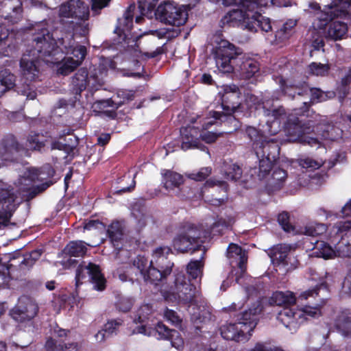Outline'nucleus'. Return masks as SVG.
Wrapping results in <instances>:
<instances>
[{
    "label": "nucleus",
    "instance_id": "1",
    "mask_svg": "<svg viewBox=\"0 0 351 351\" xmlns=\"http://www.w3.org/2000/svg\"><path fill=\"white\" fill-rule=\"evenodd\" d=\"M60 26L51 33L45 23H36L35 41L38 53L45 57L47 64H56L58 73L66 75L73 72L84 60L86 49L73 40V32L85 35L88 30V5L81 0H69L59 8Z\"/></svg>",
    "mask_w": 351,
    "mask_h": 351
},
{
    "label": "nucleus",
    "instance_id": "2",
    "mask_svg": "<svg viewBox=\"0 0 351 351\" xmlns=\"http://www.w3.org/2000/svg\"><path fill=\"white\" fill-rule=\"evenodd\" d=\"M54 170L50 165H44L41 169L26 168L11 187L0 180V229L5 227L19 205L25 197L32 198L37 193L45 190L51 183L38 184L52 177Z\"/></svg>",
    "mask_w": 351,
    "mask_h": 351
},
{
    "label": "nucleus",
    "instance_id": "3",
    "mask_svg": "<svg viewBox=\"0 0 351 351\" xmlns=\"http://www.w3.org/2000/svg\"><path fill=\"white\" fill-rule=\"evenodd\" d=\"M171 252L169 247H158L154 251L150 261L143 256H138L132 265L123 266L117 269L119 278L122 282L133 281L134 276L140 275L145 281L158 285L171 272L173 264L167 260V255Z\"/></svg>",
    "mask_w": 351,
    "mask_h": 351
},
{
    "label": "nucleus",
    "instance_id": "4",
    "mask_svg": "<svg viewBox=\"0 0 351 351\" xmlns=\"http://www.w3.org/2000/svg\"><path fill=\"white\" fill-rule=\"evenodd\" d=\"M160 293L167 302L189 304V311L191 319L195 323L198 324L204 321L205 306L203 305L201 294L186 279L184 274H176L171 286L162 285Z\"/></svg>",
    "mask_w": 351,
    "mask_h": 351
},
{
    "label": "nucleus",
    "instance_id": "5",
    "mask_svg": "<svg viewBox=\"0 0 351 351\" xmlns=\"http://www.w3.org/2000/svg\"><path fill=\"white\" fill-rule=\"evenodd\" d=\"M213 49L217 69L223 73H239L241 77L250 79L259 70L256 61L247 58L241 50L229 41L221 39L216 40Z\"/></svg>",
    "mask_w": 351,
    "mask_h": 351
},
{
    "label": "nucleus",
    "instance_id": "6",
    "mask_svg": "<svg viewBox=\"0 0 351 351\" xmlns=\"http://www.w3.org/2000/svg\"><path fill=\"white\" fill-rule=\"evenodd\" d=\"M40 59L45 62L46 58L42 56L41 53L38 52L34 37L32 46L27 49L20 62L22 77L25 80L26 85L24 87L20 88L19 92L29 99H34L36 97V93L34 87L30 86L28 82H34L38 79L40 75Z\"/></svg>",
    "mask_w": 351,
    "mask_h": 351
},
{
    "label": "nucleus",
    "instance_id": "7",
    "mask_svg": "<svg viewBox=\"0 0 351 351\" xmlns=\"http://www.w3.org/2000/svg\"><path fill=\"white\" fill-rule=\"evenodd\" d=\"M261 310L260 302L257 301L253 308H250L243 313L239 322L223 325L221 327V335L223 338L237 341L246 339V335L250 333L256 326L258 314L261 313Z\"/></svg>",
    "mask_w": 351,
    "mask_h": 351
},
{
    "label": "nucleus",
    "instance_id": "8",
    "mask_svg": "<svg viewBox=\"0 0 351 351\" xmlns=\"http://www.w3.org/2000/svg\"><path fill=\"white\" fill-rule=\"evenodd\" d=\"M225 6H230L239 3L240 8L229 11L221 20V23L235 26L237 24H243L250 27L249 19L255 14L254 9L257 5H265L267 0H219Z\"/></svg>",
    "mask_w": 351,
    "mask_h": 351
},
{
    "label": "nucleus",
    "instance_id": "9",
    "mask_svg": "<svg viewBox=\"0 0 351 351\" xmlns=\"http://www.w3.org/2000/svg\"><path fill=\"white\" fill-rule=\"evenodd\" d=\"M319 314L320 309L317 306H306L302 309H293L290 306L284 307L278 313L277 319L293 332L304 321L305 316L314 317Z\"/></svg>",
    "mask_w": 351,
    "mask_h": 351
},
{
    "label": "nucleus",
    "instance_id": "10",
    "mask_svg": "<svg viewBox=\"0 0 351 351\" xmlns=\"http://www.w3.org/2000/svg\"><path fill=\"white\" fill-rule=\"evenodd\" d=\"M156 16L167 24L180 26L184 25L188 19L186 7L173 1H165L156 9Z\"/></svg>",
    "mask_w": 351,
    "mask_h": 351
},
{
    "label": "nucleus",
    "instance_id": "11",
    "mask_svg": "<svg viewBox=\"0 0 351 351\" xmlns=\"http://www.w3.org/2000/svg\"><path fill=\"white\" fill-rule=\"evenodd\" d=\"M134 333H142L147 336H153L158 339L168 340L171 346L178 350H182L184 346V339L180 332L176 330H170L162 323L157 324L154 329H147L145 326H142L134 330Z\"/></svg>",
    "mask_w": 351,
    "mask_h": 351
},
{
    "label": "nucleus",
    "instance_id": "12",
    "mask_svg": "<svg viewBox=\"0 0 351 351\" xmlns=\"http://www.w3.org/2000/svg\"><path fill=\"white\" fill-rule=\"evenodd\" d=\"M180 133L182 138V149L183 150L193 148H198L204 150L206 147L200 145L198 136L206 143H211L215 142L220 135V134L206 131H202L199 133L197 128L191 125L182 128L180 130Z\"/></svg>",
    "mask_w": 351,
    "mask_h": 351
},
{
    "label": "nucleus",
    "instance_id": "13",
    "mask_svg": "<svg viewBox=\"0 0 351 351\" xmlns=\"http://www.w3.org/2000/svg\"><path fill=\"white\" fill-rule=\"evenodd\" d=\"M202 232L196 226H191L178 234L173 240V247L177 251L185 252L196 250L202 251V246L200 243Z\"/></svg>",
    "mask_w": 351,
    "mask_h": 351
},
{
    "label": "nucleus",
    "instance_id": "14",
    "mask_svg": "<svg viewBox=\"0 0 351 351\" xmlns=\"http://www.w3.org/2000/svg\"><path fill=\"white\" fill-rule=\"evenodd\" d=\"M31 6H39L38 0H26ZM23 3L21 0H0V16L15 23L23 17Z\"/></svg>",
    "mask_w": 351,
    "mask_h": 351
},
{
    "label": "nucleus",
    "instance_id": "15",
    "mask_svg": "<svg viewBox=\"0 0 351 351\" xmlns=\"http://www.w3.org/2000/svg\"><path fill=\"white\" fill-rule=\"evenodd\" d=\"M86 276L91 280L96 290L103 291L105 289L106 280L97 265L92 263L80 265L76 271V285L78 286Z\"/></svg>",
    "mask_w": 351,
    "mask_h": 351
},
{
    "label": "nucleus",
    "instance_id": "16",
    "mask_svg": "<svg viewBox=\"0 0 351 351\" xmlns=\"http://www.w3.org/2000/svg\"><path fill=\"white\" fill-rule=\"evenodd\" d=\"M285 130L287 135L290 137V141H299L311 147L319 148L323 146L326 148V139L319 141L311 136H303V130L298 118L289 117L285 124Z\"/></svg>",
    "mask_w": 351,
    "mask_h": 351
},
{
    "label": "nucleus",
    "instance_id": "17",
    "mask_svg": "<svg viewBox=\"0 0 351 351\" xmlns=\"http://www.w3.org/2000/svg\"><path fill=\"white\" fill-rule=\"evenodd\" d=\"M271 120L268 119L267 121V128L264 130L263 133H261L256 128L247 126L245 129V132L247 136L250 138L252 141H253V147L255 149L256 145H261L263 144V148L266 149L268 147L269 145H271V143H276L274 141V138H271L266 136V134L269 135H274L278 132L280 125H273L271 124Z\"/></svg>",
    "mask_w": 351,
    "mask_h": 351
},
{
    "label": "nucleus",
    "instance_id": "18",
    "mask_svg": "<svg viewBox=\"0 0 351 351\" xmlns=\"http://www.w3.org/2000/svg\"><path fill=\"white\" fill-rule=\"evenodd\" d=\"M263 144L256 145L255 152L259 158V169L264 173L269 172L273 163L277 160L280 147L278 143H271L268 147L263 149Z\"/></svg>",
    "mask_w": 351,
    "mask_h": 351
},
{
    "label": "nucleus",
    "instance_id": "19",
    "mask_svg": "<svg viewBox=\"0 0 351 351\" xmlns=\"http://www.w3.org/2000/svg\"><path fill=\"white\" fill-rule=\"evenodd\" d=\"M38 312L36 304L29 298L21 297L17 306L14 307L10 315L17 322H24L34 318Z\"/></svg>",
    "mask_w": 351,
    "mask_h": 351
},
{
    "label": "nucleus",
    "instance_id": "20",
    "mask_svg": "<svg viewBox=\"0 0 351 351\" xmlns=\"http://www.w3.org/2000/svg\"><path fill=\"white\" fill-rule=\"evenodd\" d=\"M262 1V0H258ZM265 5H257L258 8L254 9L255 14L249 19L250 27H247L243 24H237L235 26L241 27L243 29H247L251 32H256L257 28L260 27L263 32H268L271 30V21L269 18L263 16L261 12L263 8L267 7L269 5L275 4L274 0H267Z\"/></svg>",
    "mask_w": 351,
    "mask_h": 351
},
{
    "label": "nucleus",
    "instance_id": "21",
    "mask_svg": "<svg viewBox=\"0 0 351 351\" xmlns=\"http://www.w3.org/2000/svg\"><path fill=\"white\" fill-rule=\"evenodd\" d=\"M291 247L286 244H280L273 247L269 253L271 261L274 265L284 267V271L291 269L293 264L290 262L291 257L289 256Z\"/></svg>",
    "mask_w": 351,
    "mask_h": 351
},
{
    "label": "nucleus",
    "instance_id": "22",
    "mask_svg": "<svg viewBox=\"0 0 351 351\" xmlns=\"http://www.w3.org/2000/svg\"><path fill=\"white\" fill-rule=\"evenodd\" d=\"M227 257L232 267H238L239 276L236 277V281L237 283H240V278L245 271V264L247 259L246 253L240 246L231 243L227 250Z\"/></svg>",
    "mask_w": 351,
    "mask_h": 351
},
{
    "label": "nucleus",
    "instance_id": "23",
    "mask_svg": "<svg viewBox=\"0 0 351 351\" xmlns=\"http://www.w3.org/2000/svg\"><path fill=\"white\" fill-rule=\"evenodd\" d=\"M20 146L14 136L9 135L2 139L0 143V156L3 160H10Z\"/></svg>",
    "mask_w": 351,
    "mask_h": 351
},
{
    "label": "nucleus",
    "instance_id": "24",
    "mask_svg": "<svg viewBox=\"0 0 351 351\" xmlns=\"http://www.w3.org/2000/svg\"><path fill=\"white\" fill-rule=\"evenodd\" d=\"M223 110L226 112L223 114L215 111L210 112V117H206L203 123V130H207L210 125L217 123V121H221V122L233 123L234 128L237 129L239 127L238 121H236L235 118L230 114L228 109L223 108Z\"/></svg>",
    "mask_w": 351,
    "mask_h": 351
},
{
    "label": "nucleus",
    "instance_id": "25",
    "mask_svg": "<svg viewBox=\"0 0 351 351\" xmlns=\"http://www.w3.org/2000/svg\"><path fill=\"white\" fill-rule=\"evenodd\" d=\"M296 302V297L295 294L290 291L274 292L269 299V303L271 305L279 306L289 307L295 304Z\"/></svg>",
    "mask_w": 351,
    "mask_h": 351
},
{
    "label": "nucleus",
    "instance_id": "26",
    "mask_svg": "<svg viewBox=\"0 0 351 351\" xmlns=\"http://www.w3.org/2000/svg\"><path fill=\"white\" fill-rule=\"evenodd\" d=\"M335 326L343 335H351V318L348 316L347 310L335 311Z\"/></svg>",
    "mask_w": 351,
    "mask_h": 351
},
{
    "label": "nucleus",
    "instance_id": "27",
    "mask_svg": "<svg viewBox=\"0 0 351 351\" xmlns=\"http://www.w3.org/2000/svg\"><path fill=\"white\" fill-rule=\"evenodd\" d=\"M136 13V7L134 4H130L125 10L122 18L118 20L117 29L119 34L127 36L126 32H130L133 25V17Z\"/></svg>",
    "mask_w": 351,
    "mask_h": 351
},
{
    "label": "nucleus",
    "instance_id": "28",
    "mask_svg": "<svg viewBox=\"0 0 351 351\" xmlns=\"http://www.w3.org/2000/svg\"><path fill=\"white\" fill-rule=\"evenodd\" d=\"M152 313H153L152 306H150L149 304H143V305L141 306L135 313V315L134 316V322L136 324H137V323L142 324L141 326H145L147 329H148V328L153 329L152 328L148 326L147 325L143 324V323H145L147 320H149V319H151V317L152 316ZM138 327H141V326L136 327L133 330L132 334H134V331L137 330V328Z\"/></svg>",
    "mask_w": 351,
    "mask_h": 351
},
{
    "label": "nucleus",
    "instance_id": "29",
    "mask_svg": "<svg viewBox=\"0 0 351 351\" xmlns=\"http://www.w3.org/2000/svg\"><path fill=\"white\" fill-rule=\"evenodd\" d=\"M255 108L259 109L261 106L263 110L264 114L267 117L274 118L273 120H271V124L273 125H280L281 120H284L285 117V110L282 108H279L277 109H268L267 108L268 104L267 102L265 103L263 101L262 104H258L256 106V104H254Z\"/></svg>",
    "mask_w": 351,
    "mask_h": 351
},
{
    "label": "nucleus",
    "instance_id": "30",
    "mask_svg": "<svg viewBox=\"0 0 351 351\" xmlns=\"http://www.w3.org/2000/svg\"><path fill=\"white\" fill-rule=\"evenodd\" d=\"M16 77L7 69H0V97L15 86Z\"/></svg>",
    "mask_w": 351,
    "mask_h": 351
},
{
    "label": "nucleus",
    "instance_id": "31",
    "mask_svg": "<svg viewBox=\"0 0 351 351\" xmlns=\"http://www.w3.org/2000/svg\"><path fill=\"white\" fill-rule=\"evenodd\" d=\"M184 183V178L182 175L171 171H166L163 173L164 187L168 190H173L176 187H179Z\"/></svg>",
    "mask_w": 351,
    "mask_h": 351
},
{
    "label": "nucleus",
    "instance_id": "32",
    "mask_svg": "<svg viewBox=\"0 0 351 351\" xmlns=\"http://www.w3.org/2000/svg\"><path fill=\"white\" fill-rule=\"evenodd\" d=\"M108 235L114 247L118 246L117 244L121 241L123 236V225L121 222L113 221L107 230Z\"/></svg>",
    "mask_w": 351,
    "mask_h": 351
},
{
    "label": "nucleus",
    "instance_id": "33",
    "mask_svg": "<svg viewBox=\"0 0 351 351\" xmlns=\"http://www.w3.org/2000/svg\"><path fill=\"white\" fill-rule=\"evenodd\" d=\"M337 16L351 14V0H332L330 3V18L332 12Z\"/></svg>",
    "mask_w": 351,
    "mask_h": 351
},
{
    "label": "nucleus",
    "instance_id": "34",
    "mask_svg": "<svg viewBox=\"0 0 351 351\" xmlns=\"http://www.w3.org/2000/svg\"><path fill=\"white\" fill-rule=\"evenodd\" d=\"M88 84V73L84 69H80L72 78L71 84L75 93H80L84 90Z\"/></svg>",
    "mask_w": 351,
    "mask_h": 351
},
{
    "label": "nucleus",
    "instance_id": "35",
    "mask_svg": "<svg viewBox=\"0 0 351 351\" xmlns=\"http://www.w3.org/2000/svg\"><path fill=\"white\" fill-rule=\"evenodd\" d=\"M202 252L200 259L191 261L186 267L187 273L193 279L201 278L203 274L204 263L202 260L204 258L205 250Z\"/></svg>",
    "mask_w": 351,
    "mask_h": 351
},
{
    "label": "nucleus",
    "instance_id": "36",
    "mask_svg": "<svg viewBox=\"0 0 351 351\" xmlns=\"http://www.w3.org/2000/svg\"><path fill=\"white\" fill-rule=\"evenodd\" d=\"M46 138L41 134L31 133L27 136L25 146L27 149L35 151H41L45 146Z\"/></svg>",
    "mask_w": 351,
    "mask_h": 351
},
{
    "label": "nucleus",
    "instance_id": "37",
    "mask_svg": "<svg viewBox=\"0 0 351 351\" xmlns=\"http://www.w3.org/2000/svg\"><path fill=\"white\" fill-rule=\"evenodd\" d=\"M77 294L75 293H70L69 295L62 293L58 295V297L54 296L53 302L54 303V308L57 311H59L60 308L65 304L68 303L71 307L77 302Z\"/></svg>",
    "mask_w": 351,
    "mask_h": 351
},
{
    "label": "nucleus",
    "instance_id": "38",
    "mask_svg": "<svg viewBox=\"0 0 351 351\" xmlns=\"http://www.w3.org/2000/svg\"><path fill=\"white\" fill-rule=\"evenodd\" d=\"M64 251L70 256H82L86 252V247L82 241H72L66 246Z\"/></svg>",
    "mask_w": 351,
    "mask_h": 351
},
{
    "label": "nucleus",
    "instance_id": "39",
    "mask_svg": "<svg viewBox=\"0 0 351 351\" xmlns=\"http://www.w3.org/2000/svg\"><path fill=\"white\" fill-rule=\"evenodd\" d=\"M348 30L345 23L339 21H332L330 19V38L335 40L341 39Z\"/></svg>",
    "mask_w": 351,
    "mask_h": 351
},
{
    "label": "nucleus",
    "instance_id": "40",
    "mask_svg": "<svg viewBox=\"0 0 351 351\" xmlns=\"http://www.w3.org/2000/svg\"><path fill=\"white\" fill-rule=\"evenodd\" d=\"M234 222V220L232 217L220 218L213 224L210 234L212 235L220 234L224 230L230 227Z\"/></svg>",
    "mask_w": 351,
    "mask_h": 351
},
{
    "label": "nucleus",
    "instance_id": "41",
    "mask_svg": "<svg viewBox=\"0 0 351 351\" xmlns=\"http://www.w3.org/2000/svg\"><path fill=\"white\" fill-rule=\"evenodd\" d=\"M311 256L321 257L325 260L329 258V244L327 241L317 240L315 241Z\"/></svg>",
    "mask_w": 351,
    "mask_h": 351
},
{
    "label": "nucleus",
    "instance_id": "42",
    "mask_svg": "<svg viewBox=\"0 0 351 351\" xmlns=\"http://www.w3.org/2000/svg\"><path fill=\"white\" fill-rule=\"evenodd\" d=\"M9 36L8 30L3 28L0 23V53L5 56H8V48L10 45Z\"/></svg>",
    "mask_w": 351,
    "mask_h": 351
},
{
    "label": "nucleus",
    "instance_id": "43",
    "mask_svg": "<svg viewBox=\"0 0 351 351\" xmlns=\"http://www.w3.org/2000/svg\"><path fill=\"white\" fill-rule=\"evenodd\" d=\"M350 82L351 76L348 75L342 79L341 86L337 88V93H334L335 95H338L340 100L343 99L347 95H351V86H349Z\"/></svg>",
    "mask_w": 351,
    "mask_h": 351
},
{
    "label": "nucleus",
    "instance_id": "44",
    "mask_svg": "<svg viewBox=\"0 0 351 351\" xmlns=\"http://www.w3.org/2000/svg\"><path fill=\"white\" fill-rule=\"evenodd\" d=\"M296 25V21L288 20L285 23L281 29L277 32V36L281 40H285L291 35L293 29Z\"/></svg>",
    "mask_w": 351,
    "mask_h": 351
},
{
    "label": "nucleus",
    "instance_id": "45",
    "mask_svg": "<svg viewBox=\"0 0 351 351\" xmlns=\"http://www.w3.org/2000/svg\"><path fill=\"white\" fill-rule=\"evenodd\" d=\"M224 173L226 179L235 181L239 180L242 174L241 168L234 164L226 166Z\"/></svg>",
    "mask_w": 351,
    "mask_h": 351
},
{
    "label": "nucleus",
    "instance_id": "46",
    "mask_svg": "<svg viewBox=\"0 0 351 351\" xmlns=\"http://www.w3.org/2000/svg\"><path fill=\"white\" fill-rule=\"evenodd\" d=\"M327 231V226L324 224H310L305 227L304 234L315 237L322 235Z\"/></svg>",
    "mask_w": 351,
    "mask_h": 351
},
{
    "label": "nucleus",
    "instance_id": "47",
    "mask_svg": "<svg viewBox=\"0 0 351 351\" xmlns=\"http://www.w3.org/2000/svg\"><path fill=\"white\" fill-rule=\"evenodd\" d=\"M123 324V320L121 319H113L108 320L104 325V328L107 332L108 336H111L114 334H117L118 328Z\"/></svg>",
    "mask_w": 351,
    "mask_h": 351
},
{
    "label": "nucleus",
    "instance_id": "48",
    "mask_svg": "<svg viewBox=\"0 0 351 351\" xmlns=\"http://www.w3.org/2000/svg\"><path fill=\"white\" fill-rule=\"evenodd\" d=\"M286 178L287 172L285 170L282 169H276L272 173V184H274L276 189H280Z\"/></svg>",
    "mask_w": 351,
    "mask_h": 351
},
{
    "label": "nucleus",
    "instance_id": "49",
    "mask_svg": "<svg viewBox=\"0 0 351 351\" xmlns=\"http://www.w3.org/2000/svg\"><path fill=\"white\" fill-rule=\"evenodd\" d=\"M43 251L41 250H36L32 251L29 254L26 255L21 262V266L23 267V265L26 267H31L34 265L36 261H37L41 256Z\"/></svg>",
    "mask_w": 351,
    "mask_h": 351
},
{
    "label": "nucleus",
    "instance_id": "50",
    "mask_svg": "<svg viewBox=\"0 0 351 351\" xmlns=\"http://www.w3.org/2000/svg\"><path fill=\"white\" fill-rule=\"evenodd\" d=\"M299 164L302 168L315 169L319 168L324 164V162L322 160H314L311 158H305L300 159Z\"/></svg>",
    "mask_w": 351,
    "mask_h": 351
},
{
    "label": "nucleus",
    "instance_id": "51",
    "mask_svg": "<svg viewBox=\"0 0 351 351\" xmlns=\"http://www.w3.org/2000/svg\"><path fill=\"white\" fill-rule=\"evenodd\" d=\"M211 171L210 167H203L197 172L189 173L188 177L195 181H202L206 179L211 173Z\"/></svg>",
    "mask_w": 351,
    "mask_h": 351
},
{
    "label": "nucleus",
    "instance_id": "52",
    "mask_svg": "<svg viewBox=\"0 0 351 351\" xmlns=\"http://www.w3.org/2000/svg\"><path fill=\"white\" fill-rule=\"evenodd\" d=\"M345 121L344 117H343L341 115L338 121H335V124L332 125V130L333 132L330 131V140H337L342 136L343 130L341 128V125H342L343 122Z\"/></svg>",
    "mask_w": 351,
    "mask_h": 351
},
{
    "label": "nucleus",
    "instance_id": "53",
    "mask_svg": "<svg viewBox=\"0 0 351 351\" xmlns=\"http://www.w3.org/2000/svg\"><path fill=\"white\" fill-rule=\"evenodd\" d=\"M49 340H52L54 343L51 351H77L78 350V345L76 343H65L63 346L60 344L57 345V343L52 339H49Z\"/></svg>",
    "mask_w": 351,
    "mask_h": 351
},
{
    "label": "nucleus",
    "instance_id": "54",
    "mask_svg": "<svg viewBox=\"0 0 351 351\" xmlns=\"http://www.w3.org/2000/svg\"><path fill=\"white\" fill-rule=\"evenodd\" d=\"M328 66L322 64L313 62L309 65V71L315 75H324L328 73Z\"/></svg>",
    "mask_w": 351,
    "mask_h": 351
},
{
    "label": "nucleus",
    "instance_id": "55",
    "mask_svg": "<svg viewBox=\"0 0 351 351\" xmlns=\"http://www.w3.org/2000/svg\"><path fill=\"white\" fill-rule=\"evenodd\" d=\"M278 221L282 229L288 232L293 230V226L289 223V215L287 213H282L278 215Z\"/></svg>",
    "mask_w": 351,
    "mask_h": 351
},
{
    "label": "nucleus",
    "instance_id": "56",
    "mask_svg": "<svg viewBox=\"0 0 351 351\" xmlns=\"http://www.w3.org/2000/svg\"><path fill=\"white\" fill-rule=\"evenodd\" d=\"M164 317L167 321L173 325H178L181 322L180 317L173 310L166 309L164 313Z\"/></svg>",
    "mask_w": 351,
    "mask_h": 351
},
{
    "label": "nucleus",
    "instance_id": "57",
    "mask_svg": "<svg viewBox=\"0 0 351 351\" xmlns=\"http://www.w3.org/2000/svg\"><path fill=\"white\" fill-rule=\"evenodd\" d=\"M58 144H60V146L56 147V145L54 144L53 145V147H58V149H60L61 147H65L69 149H72L73 147H75L77 144V139L75 136H73V138L71 136H70L68 138V140L66 138H61V141L58 142Z\"/></svg>",
    "mask_w": 351,
    "mask_h": 351
},
{
    "label": "nucleus",
    "instance_id": "58",
    "mask_svg": "<svg viewBox=\"0 0 351 351\" xmlns=\"http://www.w3.org/2000/svg\"><path fill=\"white\" fill-rule=\"evenodd\" d=\"M158 0H138V7L142 14L145 10H151L154 8Z\"/></svg>",
    "mask_w": 351,
    "mask_h": 351
},
{
    "label": "nucleus",
    "instance_id": "59",
    "mask_svg": "<svg viewBox=\"0 0 351 351\" xmlns=\"http://www.w3.org/2000/svg\"><path fill=\"white\" fill-rule=\"evenodd\" d=\"M337 230V234H343L351 229V220L338 222L333 228Z\"/></svg>",
    "mask_w": 351,
    "mask_h": 351
},
{
    "label": "nucleus",
    "instance_id": "60",
    "mask_svg": "<svg viewBox=\"0 0 351 351\" xmlns=\"http://www.w3.org/2000/svg\"><path fill=\"white\" fill-rule=\"evenodd\" d=\"M105 228V226L103 223L100 222L99 220H90L87 223H86L84 226V229L87 230H102Z\"/></svg>",
    "mask_w": 351,
    "mask_h": 351
},
{
    "label": "nucleus",
    "instance_id": "61",
    "mask_svg": "<svg viewBox=\"0 0 351 351\" xmlns=\"http://www.w3.org/2000/svg\"><path fill=\"white\" fill-rule=\"evenodd\" d=\"M311 101L314 102H320L324 100V94L322 91L318 88H311Z\"/></svg>",
    "mask_w": 351,
    "mask_h": 351
},
{
    "label": "nucleus",
    "instance_id": "62",
    "mask_svg": "<svg viewBox=\"0 0 351 351\" xmlns=\"http://www.w3.org/2000/svg\"><path fill=\"white\" fill-rule=\"evenodd\" d=\"M92 1V10L95 13L99 12L104 8L108 5L110 0H91Z\"/></svg>",
    "mask_w": 351,
    "mask_h": 351
},
{
    "label": "nucleus",
    "instance_id": "63",
    "mask_svg": "<svg viewBox=\"0 0 351 351\" xmlns=\"http://www.w3.org/2000/svg\"><path fill=\"white\" fill-rule=\"evenodd\" d=\"M248 351H279L276 347L271 346L266 343H256L255 346Z\"/></svg>",
    "mask_w": 351,
    "mask_h": 351
},
{
    "label": "nucleus",
    "instance_id": "64",
    "mask_svg": "<svg viewBox=\"0 0 351 351\" xmlns=\"http://www.w3.org/2000/svg\"><path fill=\"white\" fill-rule=\"evenodd\" d=\"M133 304V302L130 298H123L118 303V307L120 311L123 312L128 311Z\"/></svg>",
    "mask_w": 351,
    "mask_h": 351
}]
</instances>
